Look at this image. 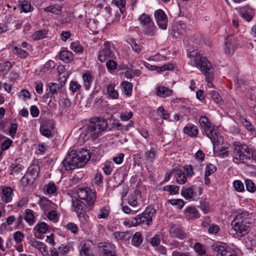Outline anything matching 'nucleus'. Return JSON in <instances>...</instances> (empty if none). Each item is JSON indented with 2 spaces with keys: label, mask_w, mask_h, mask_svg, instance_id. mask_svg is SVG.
I'll return each instance as SVG.
<instances>
[{
  "label": "nucleus",
  "mask_w": 256,
  "mask_h": 256,
  "mask_svg": "<svg viewBox=\"0 0 256 256\" xmlns=\"http://www.w3.org/2000/svg\"><path fill=\"white\" fill-rule=\"evenodd\" d=\"M250 148L245 144L234 146L231 152L233 162L238 164H244L250 160Z\"/></svg>",
  "instance_id": "4"
},
{
  "label": "nucleus",
  "mask_w": 256,
  "mask_h": 256,
  "mask_svg": "<svg viewBox=\"0 0 256 256\" xmlns=\"http://www.w3.org/2000/svg\"><path fill=\"white\" fill-rule=\"evenodd\" d=\"M184 132L190 136H196L198 134V130L195 126H187L184 128Z\"/></svg>",
  "instance_id": "33"
},
{
  "label": "nucleus",
  "mask_w": 256,
  "mask_h": 256,
  "mask_svg": "<svg viewBox=\"0 0 256 256\" xmlns=\"http://www.w3.org/2000/svg\"><path fill=\"white\" fill-rule=\"evenodd\" d=\"M143 242V237L140 232H136L132 236V244L134 246H139Z\"/></svg>",
  "instance_id": "30"
},
{
  "label": "nucleus",
  "mask_w": 256,
  "mask_h": 256,
  "mask_svg": "<svg viewBox=\"0 0 256 256\" xmlns=\"http://www.w3.org/2000/svg\"><path fill=\"white\" fill-rule=\"evenodd\" d=\"M35 172L36 173V176L34 174L31 172L30 170H28L21 178L20 182L24 186H26L30 184L33 183L38 174L37 171H36Z\"/></svg>",
  "instance_id": "19"
},
{
  "label": "nucleus",
  "mask_w": 256,
  "mask_h": 256,
  "mask_svg": "<svg viewBox=\"0 0 256 256\" xmlns=\"http://www.w3.org/2000/svg\"><path fill=\"white\" fill-rule=\"evenodd\" d=\"M220 228L218 226L212 224L208 226V232L210 234H216L219 232Z\"/></svg>",
  "instance_id": "60"
},
{
  "label": "nucleus",
  "mask_w": 256,
  "mask_h": 256,
  "mask_svg": "<svg viewBox=\"0 0 256 256\" xmlns=\"http://www.w3.org/2000/svg\"><path fill=\"white\" fill-rule=\"evenodd\" d=\"M47 34L48 30L46 29H43L34 32L32 35V38L34 40H38L46 38L47 36Z\"/></svg>",
  "instance_id": "31"
},
{
  "label": "nucleus",
  "mask_w": 256,
  "mask_h": 256,
  "mask_svg": "<svg viewBox=\"0 0 256 256\" xmlns=\"http://www.w3.org/2000/svg\"><path fill=\"white\" fill-rule=\"evenodd\" d=\"M175 172L176 182L180 184H184L187 181L188 178L186 173L180 169L176 170Z\"/></svg>",
  "instance_id": "24"
},
{
  "label": "nucleus",
  "mask_w": 256,
  "mask_h": 256,
  "mask_svg": "<svg viewBox=\"0 0 256 256\" xmlns=\"http://www.w3.org/2000/svg\"><path fill=\"white\" fill-rule=\"evenodd\" d=\"M64 67V66H59L58 67V70L59 74L58 79L63 82H66L68 76V72H66Z\"/></svg>",
  "instance_id": "32"
},
{
  "label": "nucleus",
  "mask_w": 256,
  "mask_h": 256,
  "mask_svg": "<svg viewBox=\"0 0 256 256\" xmlns=\"http://www.w3.org/2000/svg\"><path fill=\"white\" fill-rule=\"evenodd\" d=\"M72 206L73 210L76 212L77 214L80 212H84L86 211L84 210L85 205L84 202L76 198L75 200H72Z\"/></svg>",
  "instance_id": "21"
},
{
  "label": "nucleus",
  "mask_w": 256,
  "mask_h": 256,
  "mask_svg": "<svg viewBox=\"0 0 256 256\" xmlns=\"http://www.w3.org/2000/svg\"><path fill=\"white\" fill-rule=\"evenodd\" d=\"M210 97L217 104H220L222 102L220 96L219 95L218 93L215 90H212L210 92Z\"/></svg>",
  "instance_id": "59"
},
{
  "label": "nucleus",
  "mask_w": 256,
  "mask_h": 256,
  "mask_svg": "<svg viewBox=\"0 0 256 256\" xmlns=\"http://www.w3.org/2000/svg\"><path fill=\"white\" fill-rule=\"evenodd\" d=\"M246 190L250 192H254L256 190V186L254 183L250 179L244 180Z\"/></svg>",
  "instance_id": "43"
},
{
  "label": "nucleus",
  "mask_w": 256,
  "mask_h": 256,
  "mask_svg": "<svg viewBox=\"0 0 256 256\" xmlns=\"http://www.w3.org/2000/svg\"><path fill=\"white\" fill-rule=\"evenodd\" d=\"M199 122L206 136L211 140L214 148L216 145H218L220 143L222 138L218 130L212 125L208 118L205 116L200 117Z\"/></svg>",
  "instance_id": "3"
},
{
  "label": "nucleus",
  "mask_w": 256,
  "mask_h": 256,
  "mask_svg": "<svg viewBox=\"0 0 256 256\" xmlns=\"http://www.w3.org/2000/svg\"><path fill=\"white\" fill-rule=\"evenodd\" d=\"M82 80L85 90H88L91 86L92 82V77L91 74L89 72L84 73L82 75Z\"/></svg>",
  "instance_id": "29"
},
{
  "label": "nucleus",
  "mask_w": 256,
  "mask_h": 256,
  "mask_svg": "<svg viewBox=\"0 0 256 256\" xmlns=\"http://www.w3.org/2000/svg\"><path fill=\"white\" fill-rule=\"evenodd\" d=\"M179 187L174 185L166 186L164 187V190L170 192V194H176L178 193Z\"/></svg>",
  "instance_id": "46"
},
{
  "label": "nucleus",
  "mask_w": 256,
  "mask_h": 256,
  "mask_svg": "<svg viewBox=\"0 0 256 256\" xmlns=\"http://www.w3.org/2000/svg\"><path fill=\"white\" fill-rule=\"evenodd\" d=\"M78 197L84 200L88 205H92L94 203L96 198V194L88 188H79L77 191Z\"/></svg>",
  "instance_id": "8"
},
{
  "label": "nucleus",
  "mask_w": 256,
  "mask_h": 256,
  "mask_svg": "<svg viewBox=\"0 0 256 256\" xmlns=\"http://www.w3.org/2000/svg\"><path fill=\"white\" fill-rule=\"evenodd\" d=\"M48 86L49 89L48 92L44 96L43 98L46 100L48 98H51L54 100L56 96L58 95V90L62 88V84L54 82H50Z\"/></svg>",
  "instance_id": "14"
},
{
  "label": "nucleus",
  "mask_w": 256,
  "mask_h": 256,
  "mask_svg": "<svg viewBox=\"0 0 256 256\" xmlns=\"http://www.w3.org/2000/svg\"><path fill=\"white\" fill-rule=\"evenodd\" d=\"M90 242H84L82 246L80 251V256H93L91 254Z\"/></svg>",
  "instance_id": "26"
},
{
  "label": "nucleus",
  "mask_w": 256,
  "mask_h": 256,
  "mask_svg": "<svg viewBox=\"0 0 256 256\" xmlns=\"http://www.w3.org/2000/svg\"><path fill=\"white\" fill-rule=\"evenodd\" d=\"M107 127L108 122L106 119L94 118L91 120L87 128V134L93 140H96Z\"/></svg>",
  "instance_id": "6"
},
{
  "label": "nucleus",
  "mask_w": 256,
  "mask_h": 256,
  "mask_svg": "<svg viewBox=\"0 0 256 256\" xmlns=\"http://www.w3.org/2000/svg\"><path fill=\"white\" fill-rule=\"evenodd\" d=\"M113 52L111 50V44L110 42H104L103 48L99 52L98 58L100 62H104L109 58H112Z\"/></svg>",
  "instance_id": "11"
},
{
  "label": "nucleus",
  "mask_w": 256,
  "mask_h": 256,
  "mask_svg": "<svg viewBox=\"0 0 256 256\" xmlns=\"http://www.w3.org/2000/svg\"><path fill=\"white\" fill-rule=\"evenodd\" d=\"M194 186L190 188L183 187L181 191L182 196L186 200H190L193 198L194 195Z\"/></svg>",
  "instance_id": "25"
},
{
  "label": "nucleus",
  "mask_w": 256,
  "mask_h": 256,
  "mask_svg": "<svg viewBox=\"0 0 256 256\" xmlns=\"http://www.w3.org/2000/svg\"><path fill=\"white\" fill-rule=\"evenodd\" d=\"M44 214L46 215L48 220L51 221L56 222L58 220V216L57 212L54 210H50Z\"/></svg>",
  "instance_id": "44"
},
{
  "label": "nucleus",
  "mask_w": 256,
  "mask_h": 256,
  "mask_svg": "<svg viewBox=\"0 0 256 256\" xmlns=\"http://www.w3.org/2000/svg\"><path fill=\"white\" fill-rule=\"evenodd\" d=\"M13 237L16 242H21L24 238V234L20 231H16L14 234Z\"/></svg>",
  "instance_id": "57"
},
{
  "label": "nucleus",
  "mask_w": 256,
  "mask_h": 256,
  "mask_svg": "<svg viewBox=\"0 0 256 256\" xmlns=\"http://www.w3.org/2000/svg\"><path fill=\"white\" fill-rule=\"evenodd\" d=\"M172 90L165 86H160L156 88V94L161 97H166L171 96Z\"/></svg>",
  "instance_id": "28"
},
{
  "label": "nucleus",
  "mask_w": 256,
  "mask_h": 256,
  "mask_svg": "<svg viewBox=\"0 0 256 256\" xmlns=\"http://www.w3.org/2000/svg\"><path fill=\"white\" fill-rule=\"evenodd\" d=\"M184 170L186 172V176L188 178H192L194 174L192 166L191 165H185L183 167Z\"/></svg>",
  "instance_id": "55"
},
{
  "label": "nucleus",
  "mask_w": 256,
  "mask_h": 256,
  "mask_svg": "<svg viewBox=\"0 0 256 256\" xmlns=\"http://www.w3.org/2000/svg\"><path fill=\"white\" fill-rule=\"evenodd\" d=\"M40 131L42 135L48 138H50L52 136V132L49 129L40 126Z\"/></svg>",
  "instance_id": "64"
},
{
  "label": "nucleus",
  "mask_w": 256,
  "mask_h": 256,
  "mask_svg": "<svg viewBox=\"0 0 256 256\" xmlns=\"http://www.w3.org/2000/svg\"><path fill=\"white\" fill-rule=\"evenodd\" d=\"M242 122L245 128L249 131L252 132L254 130L253 125L244 117L242 118Z\"/></svg>",
  "instance_id": "62"
},
{
  "label": "nucleus",
  "mask_w": 256,
  "mask_h": 256,
  "mask_svg": "<svg viewBox=\"0 0 256 256\" xmlns=\"http://www.w3.org/2000/svg\"><path fill=\"white\" fill-rule=\"evenodd\" d=\"M40 205L42 208L44 214L52 210L53 204L49 200L42 198L40 200Z\"/></svg>",
  "instance_id": "23"
},
{
  "label": "nucleus",
  "mask_w": 256,
  "mask_h": 256,
  "mask_svg": "<svg viewBox=\"0 0 256 256\" xmlns=\"http://www.w3.org/2000/svg\"><path fill=\"white\" fill-rule=\"evenodd\" d=\"M184 214L187 220H194L200 217V214L194 206H188L184 212Z\"/></svg>",
  "instance_id": "18"
},
{
  "label": "nucleus",
  "mask_w": 256,
  "mask_h": 256,
  "mask_svg": "<svg viewBox=\"0 0 256 256\" xmlns=\"http://www.w3.org/2000/svg\"><path fill=\"white\" fill-rule=\"evenodd\" d=\"M34 229L36 230L38 233L44 234L48 230V225L44 222L38 224L36 225Z\"/></svg>",
  "instance_id": "42"
},
{
  "label": "nucleus",
  "mask_w": 256,
  "mask_h": 256,
  "mask_svg": "<svg viewBox=\"0 0 256 256\" xmlns=\"http://www.w3.org/2000/svg\"><path fill=\"white\" fill-rule=\"evenodd\" d=\"M189 56L192 66L196 67L204 74L208 87L214 88L212 82L214 79V68L211 63L197 51L190 52Z\"/></svg>",
  "instance_id": "2"
},
{
  "label": "nucleus",
  "mask_w": 256,
  "mask_h": 256,
  "mask_svg": "<svg viewBox=\"0 0 256 256\" xmlns=\"http://www.w3.org/2000/svg\"><path fill=\"white\" fill-rule=\"evenodd\" d=\"M194 248L199 256H202L206 253L205 246L200 242H196L194 246Z\"/></svg>",
  "instance_id": "41"
},
{
  "label": "nucleus",
  "mask_w": 256,
  "mask_h": 256,
  "mask_svg": "<svg viewBox=\"0 0 256 256\" xmlns=\"http://www.w3.org/2000/svg\"><path fill=\"white\" fill-rule=\"evenodd\" d=\"M117 63L112 60H109L106 62V66L108 70H115L117 67Z\"/></svg>",
  "instance_id": "63"
},
{
  "label": "nucleus",
  "mask_w": 256,
  "mask_h": 256,
  "mask_svg": "<svg viewBox=\"0 0 256 256\" xmlns=\"http://www.w3.org/2000/svg\"><path fill=\"white\" fill-rule=\"evenodd\" d=\"M186 24L182 22L174 24L172 30L173 36L178 38L184 35L186 32Z\"/></svg>",
  "instance_id": "16"
},
{
  "label": "nucleus",
  "mask_w": 256,
  "mask_h": 256,
  "mask_svg": "<svg viewBox=\"0 0 256 256\" xmlns=\"http://www.w3.org/2000/svg\"><path fill=\"white\" fill-rule=\"evenodd\" d=\"M169 234L170 236L184 240L186 237V234L182 226L174 224H170Z\"/></svg>",
  "instance_id": "10"
},
{
  "label": "nucleus",
  "mask_w": 256,
  "mask_h": 256,
  "mask_svg": "<svg viewBox=\"0 0 256 256\" xmlns=\"http://www.w3.org/2000/svg\"><path fill=\"white\" fill-rule=\"evenodd\" d=\"M90 158V152L87 150H72L68 152L62 164L66 170H72L84 166Z\"/></svg>",
  "instance_id": "1"
},
{
  "label": "nucleus",
  "mask_w": 256,
  "mask_h": 256,
  "mask_svg": "<svg viewBox=\"0 0 256 256\" xmlns=\"http://www.w3.org/2000/svg\"><path fill=\"white\" fill-rule=\"evenodd\" d=\"M156 210L154 208L148 207L141 214L134 218L132 224L134 226L139 224L150 226L152 224L153 218L155 217Z\"/></svg>",
  "instance_id": "7"
},
{
  "label": "nucleus",
  "mask_w": 256,
  "mask_h": 256,
  "mask_svg": "<svg viewBox=\"0 0 256 256\" xmlns=\"http://www.w3.org/2000/svg\"><path fill=\"white\" fill-rule=\"evenodd\" d=\"M122 86L123 87L124 94L128 96H131L132 90V84L130 82L124 81L122 83Z\"/></svg>",
  "instance_id": "40"
},
{
  "label": "nucleus",
  "mask_w": 256,
  "mask_h": 256,
  "mask_svg": "<svg viewBox=\"0 0 256 256\" xmlns=\"http://www.w3.org/2000/svg\"><path fill=\"white\" fill-rule=\"evenodd\" d=\"M22 168V166L21 164L16 163L12 164L10 166V174H12L14 172L19 173Z\"/></svg>",
  "instance_id": "51"
},
{
  "label": "nucleus",
  "mask_w": 256,
  "mask_h": 256,
  "mask_svg": "<svg viewBox=\"0 0 256 256\" xmlns=\"http://www.w3.org/2000/svg\"><path fill=\"white\" fill-rule=\"evenodd\" d=\"M158 113L163 119L167 120L170 117V114L166 110L164 107L160 106L158 109Z\"/></svg>",
  "instance_id": "54"
},
{
  "label": "nucleus",
  "mask_w": 256,
  "mask_h": 256,
  "mask_svg": "<svg viewBox=\"0 0 256 256\" xmlns=\"http://www.w3.org/2000/svg\"><path fill=\"white\" fill-rule=\"evenodd\" d=\"M81 85L76 81H71L70 84L69 89L72 93H76L79 91L81 88Z\"/></svg>",
  "instance_id": "48"
},
{
  "label": "nucleus",
  "mask_w": 256,
  "mask_h": 256,
  "mask_svg": "<svg viewBox=\"0 0 256 256\" xmlns=\"http://www.w3.org/2000/svg\"><path fill=\"white\" fill-rule=\"evenodd\" d=\"M252 13L251 10H244V8L242 9L240 12V16L248 22H250L252 19Z\"/></svg>",
  "instance_id": "35"
},
{
  "label": "nucleus",
  "mask_w": 256,
  "mask_h": 256,
  "mask_svg": "<svg viewBox=\"0 0 256 256\" xmlns=\"http://www.w3.org/2000/svg\"><path fill=\"white\" fill-rule=\"evenodd\" d=\"M18 126L16 124H12L8 129V132L10 136L14 138L15 134L17 132Z\"/></svg>",
  "instance_id": "61"
},
{
  "label": "nucleus",
  "mask_w": 256,
  "mask_h": 256,
  "mask_svg": "<svg viewBox=\"0 0 256 256\" xmlns=\"http://www.w3.org/2000/svg\"><path fill=\"white\" fill-rule=\"evenodd\" d=\"M77 215L80 222L83 228L87 227L88 225L89 216L86 214V212H80Z\"/></svg>",
  "instance_id": "34"
},
{
  "label": "nucleus",
  "mask_w": 256,
  "mask_h": 256,
  "mask_svg": "<svg viewBox=\"0 0 256 256\" xmlns=\"http://www.w3.org/2000/svg\"><path fill=\"white\" fill-rule=\"evenodd\" d=\"M234 222H238L249 226L250 224H252V220L250 218L248 212L240 210L236 216Z\"/></svg>",
  "instance_id": "15"
},
{
  "label": "nucleus",
  "mask_w": 256,
  "mask_h": 256,
  "mask_svg": "<svg viewBox=\"0 0 256 256\" xmlns=\"http://www.w3.org/2000/svg\"><path fill=\"white\" fill-rule=\"evenodd\" d=\"M174 68L173 65L171 64H167L161 66H158L156 70L158 72L166 71L167 70H172Z\"/></svg>",
  "instance_id": "58"
},
{
  "label": "nucleus",
  "mask_w": 256,
  "mask_h": 256,
  "mask_svg": "<svg viewBox=\"0 0 256 256\" xmlns=\"http://www.w3.org/2000/svg\"><path fill=\"white\" fill-rule=\"evenodd\" d=\"M30 244L34 247V248L38 249L39 251L42 250L46 247V246L43 242L37 240L35 238H32L29 241Z\"/></svg>",
  "instance_id": "36"
},
{
  "label": "nucleus",
  "mask_w": 256,
  "mask_h": 256,
  "mask_svg": "<svg viewBox=\"0 0 256 256\" xmlns=\"http://www.w3.org/2000/svg\"><path fill=\"white\" fill-rule=\"evenodd\" d=\"M233 186L234 190L238 192H243L244 191V187L243 183L239 180H234Z\"/></svg>",
  "instance_id": "47"
},
{
  "label": "nucleus",
  "mask_w": 256,
  "mask_h": 256,
  "mask_svg": "<svg viewBox=\"0 0 256 256\" xmlns=\"http://www.w3.org/2000/svg\"><path fill=\"white\" fill-rule=\"evenodd\" d=\"M59 58L65 62H68L73 60V54L69 50H64L60 52Z\"/></svg>",
  "instance_id": "27"
},
{
  "label": "nucleus",
  "mask_w": 256,
  "mask_h": 256,
  "mask_svg": "<svg viewBox=\"0 0 256 256\" xmlns=\"http://www.w3.org/2000/svg\"><path fill=\"white\" fill-rule=\"evenodd\" d=\"M145 158L147 162L152 163L156 158V152L154 148L146 151L144 153Z\"/></svg>",
  "instance_id": "39"
},
{
  "label": "nucleus",
  "mask_w": 256,
  "mask_h": 256,
  "mask_svg": "<svg viewBox=\"0 0 256 256\" xmlns=\"http://www.w3.org/2000/svg\"><path fill=\"white\" fill-rule=\"evenodd\" d=\"M72 50L77 53H81L82 52V47L78 42H73L70 44Z\"/></svg>",
  "instance_id": "52"
},
{
  "label": "nucleus",
  "mask_w": 256,
  "mask_h": 256,
  "mask_svg": "<svg viewBox=\"0 0 256 256\" xmlns=\"http://www.w3.org/2000/svg\"><path fill=\"white\" fill-rule=\"evenodd\" d=\"M156 23L160 28L166 30L167 28L168 18L162 10H158L154 14Z\"/></svg>",
  "instance_id": "12"
},
{
  "label": "nucleus",
  "mask_w": 256,
  "mask_h": 256,
  "mask_svg": "<svg viewBox=\"0 0 256 256\" xmlns=\"http://www.w3.org/2000/svg\"><path fill=\"white\" fill-rule=\"evenodd\" d=\"M98 251L100 256H103L114 251V247L110 242H100L98 245Z\"/></svg>",
  "instance_id": "17"
},
{
  "label": "nucleus",
  "mask_w": 256,
  "mask_h": 256,
  "mask_svg": "<svg viewBox=\"0 0 256 256\" xmlns=\"http://www.w3.org/2000/svg\"><path fill=\"white\" fill-rule=\"evenodd\" d=\"M20 8L22 11L25 13L31 12L33 10L34 8L31 5L30 3L27 0H22L20 4Z\"/></svg>",
  "instance_id": "38"
},
{
  "label": "nucleus",
  "mask_w": 256,
  "mask_h": 256,
  "mask_svg": "<svg viewBox=\"0 0 256 256\" xmlns=\"http://www.w3.org/2000/svg\"><path fill=\"white\" fill-rule=\"evenodd\" d=\"M216 170V167L214 164H209L206 167L205 174L210 176Z\"/></svg>",
  "instance_id": "53"
},
{
  "label": "nucleus",
  "mask_w": 256,
  "mask_h": 256,
  "mask_svg": "<svg viewBox=\"0 0 256 256\" xmlns=\"http://www.w3.org/2000/svg\"><path fill=\"white\" fill-rule=\"evenodd\" d=\"M138 21L142 34L150 37L156 36L157 28L150 15L144 13L142 14L138 18Z\"/></svg>",
  "instance_id": "5"
},
{
  "label": "nucleus",
  "mask_w": 256,
  "mask_h": 256,
  "mask_svg": "<svg viewBox=\"0 0 256 256\" xmlns=\"http://www.w3.org/2000/svg\"><path fill=\"white\" fill-rule=\"evenodd\" d=\"M212 250L217 256H237L234 251L222 242L213 244Z\"/></svg>",
  "instance_id": "9"
},
{
  "label": "nucleus",
  "mask_w": 256,
  "mask_h": 256,
  "mask_svg": "<svg viewBox=\"0 0 256 256\" xmlns=\"http://www.w3.org/2000/svg\"><path fill=\"white\" fill-rule=\"evenodd\" d=\"M108 210L106 208L104 207L100 210V214H98L97 217L98 219L106 218L108 217Z\"/></svg>",
  "instance_id": "56"
},
{
  "label": "nucleus",
  "mask_w": 256,
  "mask_h": 256,
  "mask_svg": "<svg viewBox=\"0 0 256 256\" xmlns=\"http://www.w3.org/2000/svg\"><path fill=\"white\" fill-rule=\"evenodd\" d=\"M172 205L176 206L177 208L181 209L184 206V202L181 199H172L168 201Z\"/></svg>",
  "instance_id": "49"
},
{
  "label": "nucleus",
  "mask_w": 256,
  "mask_h": 256,
  "mask_svg": "<svg viewBox=\"0 0 256 256\" xmlns=\"http://www.w3.org/2000/svg\"><path fill=\"white\" fill-rule=\"evenodd\" d=\"M13 53L17 55L19 58H26L28 53L27 51L22 50L21 48L14 46L12 50Z\"/></svg>",
  "instance_id": "37"
},
{
  "label": "nucleus",
  "mask_w": 256,
  "mask_h": 256,
  "mask_svg": "<svg viewBox=\"0 0 256 256\" xmlns=\"http://www.w3.org/2000/svg\"><path fill=\"white\" fill-rule=\"evenodd\" d=\"M114 4L120 9L121 14H123L126 10L125 0H113Z\"/></svg>",
  "instance_id": "45"
},
{
  "label": "nucleus",
  "mask_w": 256,
  "mask_h": 256,
  "mask_svg": "<svg viewBox=\"0 0 256 256\" xmlns=\"http://www.w3.org/2000/svg\"><path fill=\"white\" fill-rule=\"evenodd\" d=\"M24 219L28 224L32 225L36 221L34 212L30 209H26L24 212Z\"/></svg>",
  "instance_id": "22"
},
{
  "label": "nucleus",
  "mask_w": 256,
  "mask_h": 256,
  "mask_svg": "<svg viewBox=\"0 0 256 256\" xmlns=\"http://www.w3.org/2000/svg\"><path fill=\"white\" fill-rule=\"evenodd\" d=\"M234 51V48L232 42H226L224 45V52L226 54H232Z\"/></svg>",
  "instance_id": "50"
},
{
  "label": "nucleus",
  "mask_w": 256,
  "mask_h": 256,
  "mask_svg": "<svg viewBox=\"0 0 256 256\" xmlns=\"http://www.w3.org/2000/svg\"><path fill=\"white\" fill-rule=\"evenodd\" d=\"M106 94L109 98L116 100L118 98V93L115 89V84H110L106 85Z\"/></svg>",
  "instance_id": "20"
},
{
  "label": "nucleus",
  "mask_w": 256,
  "mask_h": 256,
  "mask_svg": "<svg viewBox=\"0 0 256 256\" xmlns=\"http://www.w3.org/2000/svg\"><path fill=\"white\" fill-rule=\"evenodd\" d=\"M234 223L233 225L232 230L234 232L233 234L236 235V237L242 236L248 232V225L240 223L238 222H234Z\"/></svg>",
  "instance_id": "13"
}]
</instances>
